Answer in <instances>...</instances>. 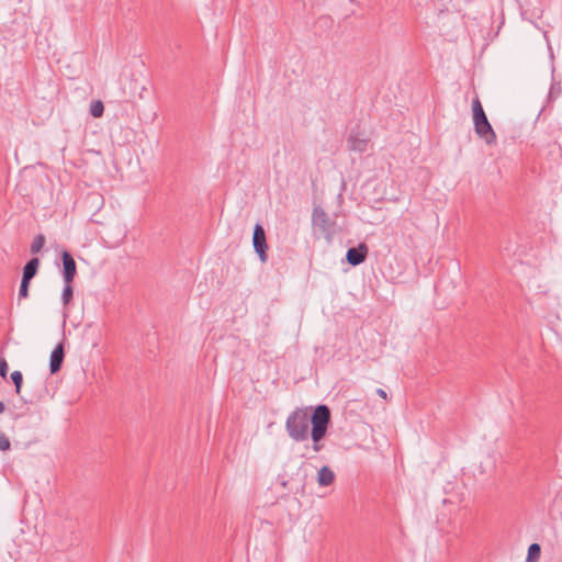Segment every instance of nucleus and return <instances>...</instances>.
I'll return each mask as SVG.
<instances>
[{
	"label": "nucleus",
	"instance_id": "nucleus-1",
	"mask_svg": "<svg viewBox=\"0 0 562 562\" xmlns=\"http://www.w3.org/2000/svg\"><path fill=\"white\" fill-rule=\"evenodd\" d=\"M285 430L294 441H305L308 438V408H295L285 420Z\"/></svg>",
	"mask_w": 562,
	"mask_h": 562
},
{
	"label": "nucleus",
	"instance_id": "nucleus-2",
	"mask_svg": "<svg viewBox=\"0 0 562 562\" xmlns=\"http://www.w3.org/2000/svg\"><path fill=\"white\" fill-rule=\"evenodd\" d=\"M473 124L475 134L487 145L496 143V134L485 114L479 97L472 101Z\"/></svg>",
	"mask_w": 562,
	"mask_h": 562
},
{
	"label": "nucleus",
	"instance_id": "nucleus-3",
	"mask_svg": "<svg viewBox=\"0 0 562 562\" xmlns=\"http://www.w3.org/2000/svg\"><path fill=\"white\" fill-rule=\"evenodd\" d=\"M313 227L318 231L327 241H331L336 234V222L333 221L322 206H315L312 213Z\"/></svg>",
	"mask_w": 562,
	"mask_h": 562
},
{
	"label": "nucleus",
	"instance_id": "nucleus-4",
	"mask_svg": "<svg viewBox=\"0 0 562 562\" xmlns=\"http://www.w3.org/2000/svg\"><path fill=\"white\" fill-rule=\"evenodd\" d=\"M330 409L325 404H319L314 407L312 415H310L311 431L327 434L330 425Z\"/></svg>",
	"mask_w": 562,
	"mask_h": 562
},
{
	"label": "nucleus",
	"instance_id": "nucleus-5",
	"mask_svg": "<svg viewBox=\"0 0 562 562\" xmlns=\"http://www.w3.org/2000/svg\"><path fill=\"white\" fill-rule=\"evenodd\" d=\"M252 246L260 261L266 263L268 261V244L265 228L260 223H256L254 226Z\"/></svg>",
	"mask_w": 562,
	"mask_h": 562
},
{
	"label": "nucleus",
	"instance_id": "nucleus-6",
	"mask_svg": "<svg viewBox=\"0 0 562 562\" xmlns=\"http://www.w3.org/2000/svg\"><path fill=\"white\" fill-rule=\"evenodd\" d=\"M369 247L366 243L358 244L357 247H350L346 252V260L347 262L352 266L357 267L361 263H363L368 257Z\"/></svg>",
	"mask_w": 562,
	"mask_h": 562
},
{
	"label": "nucleus",
	"instance_id": "nucleus-7",
	"mask_svg": "<svg viewBox=\"0 0 562 562\" xmlns=\"http://www.w3.org/2000/svg\"><path fill=\"white\" fill-rule=\"evenodd\" d=\"M61 262H63V279L64 283H72L76 274H77V265L72 257V255L68 250H64L61 252Z\"/></svg>",
	"mask_w": 562,
	"mask_h": 562
},
{
	"label": "nucleus",
	"instance_id": "nucleus-8",
	"mask_svg": "<svg viewBox=\"0 0 562 562\" xmlns=\"http://www.w3.org/2000/svg\"><path fill=\"white\" fill-rule=\"evenodd\" d=\"M369 139L360 133L351 132L347 138V147L357 153H364L368 148Z\"/></svg>",
	"mask_w": 562,
	"mask_h": 562
},
{
	"label": "nucleus",
	"instance_id": "nucleus-9",
	"mask_svg": "<svg viewBox=\"0 0 562 562\" xmlns=\"http://www.w3.org/2000/svg\"><path fill=\"white\" fill-rule=\"evenodd\" d=\"M64 358V345L60 342L54 348L49 357V371L52 374L57 373L61 369Z\"/></svg>",
	"mask_w": 562,
	"mask_h": 562
},
{
	"label": "nucleus",
	"instance_id": "nucleus-10",
	"mask_svg": "<svg viewBox=\"0 0 562 562\" xmlns=\"http://www.w3.org/2000/svg\"><path fill=\"white\" fill-rule=\"evenodd\" d=\"M335 481V473L334 471L327 467L324 465L319 469L317 473V483L319 486H329Z\"/></svg>",
	"mask_w": 562,
	"mask_h": 562
},
{
	"label": "nucleus",
	"instance_id": "nucleus-11",
	"mask_svg": "<svg viewBox=\"0 0 562 562\" xmlns=\"http://www.w3.org/2000/svg\"><path fill=\"white\" fill-rule=\"evenodd\" d=\"M40 263L41 262L37 257L31 258L23 267L22 276L33 279L37 274Z\"/></svg>",
	"mask_w": 562,
	"mask_h": 562
},
{
	"label": "nucleus",
	"instance_id": "nucleus-12",
	"mask_svg": "<svg viewBox=\"0 0 562 562\" xmlns=\"http://www.w3.org/2000/svg\"><path fill=\"white\" fill-rule=\"evenodd\" d=\"M325 436H326V434H322V432L315 434L314 431H311L312 449L314 452H319L323 450L324 443L322 441L325 438Z\"/></svg>",
	"mask_w": 562,
	"mask_h": 562
},
{
	"label": "nucleus",
	"instance_id": "nucleus-13",
	"mask_svg": "<svg viewBox=\"0 0 562 562\" xmlns=\"http://www.w3.org/2000/svg\"><path fill=\"white\" fill-rule=\"evenodd\" d=\"M541 554V547L539 543H531L528 548L526 562H538Z\"/></svg>",
	"mask_w": 562,
	"mask_h": 562
},
{
	"label": "nucleus",
	"instance_id": "nucleus-14",
	"mask_svg": "<svg viewBox=\"0 0 562 562\" xmlns=\"http://www.w3.org/2000/svg\"><path fill=\"white\" fill-rule=\"evenodd\" d=\"M44 244H45V236L43 234L36 235L31 244V247H30L31 254L35 255V254L40 252L42 250V248L44 247Z\"/></svg>",
	"mask_w": 562,
	"mask_h": 562
},
{
	"label": "nucleus",
	"instance_id": "nucleus-15",
	"mask_svg": "<svg viewBox=\"0 0 562 562\" xmlns=\"http://www.w3.org/2000/svg\"><path fill=\"white\" fill-rule=\"evenodd\" d=\"M10 379L12 381V383L14 384V387H15V393L18 395L21 394V389H22V385H23V374L21 371L19 370H15L11 373L10 375Z\"/></svg>",
	"mask_w": 562,
	"mask_h": 562
},
{
	"label": "nucleus",
	"instance_id": "nucleus-16",
	"mask_svg": "<svg viewBox=\"0 0 562 562\" xmlns=\"http://www.w3.org/2000/svg\"><path fill=\"white\" fill-rule=\"evenodd\" d=\"M74 296V288L72 283H65L63 293H61V300L64 305H68Z\"/></svg>",
	"mask_w": 562,
	"mask_h": 562
},
{
	"label": "nucleus",
	"instance_id": "nucleus-17",
	"mask_svg": "<svg viewBox=\"0 0 562 562\" xmlns=\"http://www.w3.org/2000/svg\"><path fill=\"white\" fill-rule=\"evenodd\" d=\"M103 112H104V105L101 101H94L91 103V106H90V114L98 119V117H101L103 115Z\"/></svg>",
	"mask_w": 562,
	"mask_h": 562
},
{
	"label": "nucleus",
	"instance_id": "nucleus-18",
	"mask_svg": "<svg viewBox=\"0 0 562 562\" xmlns=\"http://www.w3.org/2000/svg\"><path fill=\"white\" fill-rule=\"evenodd\" d=\"M562 91V87L560 82H554L551 85L550 91H549V98L550 99H557Z\"/></svg>",
	"mask_w": 562,
	"mask_h": 562
},
{
	"label": "nucleus",
	"instance_id": "nucleus-19",
	"mask_svg": "<svg viewBox=\"0 0 562 562\" xmlns=\"http://www.w3.org/2000/svg\"><path fill=\"white\" fill-rule=\"evenodd\" d=\"M11 443L9 438L5 436V434L0 432V451H8L10 450Z\"/></svg>",
	"mask_w": 562,
	"mask_h": 562
},
{
	"label": "nucleus",
	"instance_id": "nucleus-20",
	"mask_svg": "<svg viewBox=\"0 0 562 562\" xmlns=\"http://www.w3.org/2000/svg\"><path fill=\"white\" fill-rule=\"evenodd\" d=\"M8 371H9V366H8L7 360L3 357H0V376L5 380L7 375H8Z\"/></svg>",
	"mask_w": 562,
	"mask_h": 562
},
{
	"label": "nucleus",
	"instance_id": "nucleus-21",
	"mask_svg": "<svg viewBox=\"0 0 562 562\" xmlns=\"http://www.w3.org/2000/svg\"><path fill=\"white\" fill-rule=\"evenodd\" d=\"M29 297V288L24 285H20L18 299L19 301Z\"/></svg>",
	"mask_w": 562,
	"mask_h": 562
},
{
	"label": "nucleus",
	"instance_id": "nucleus-22",
	"mask_svg": "<svg viewBox=\"0 0 562 562\" xmlns=\"http://www.w3.org/2000/svg\"><path fill=\"white\" fill-rule=\"evenodd\" d=\"M31 280H32L31 278L22 276V280H21V284L20 285H24V286L30 288Z\"/></svg>",
	"mask_w": 562,
	"mask_h": 562
},
{
	"label": "nucleus",
	"instance_id": "nucleus-23",
	"mask_svg": "<svg viewBox=\"0 0 562 562\" xmlns=\"http://www.w3.org/2000/svg\"><path fill=\"white\" fill-rule=\"evenodd\" d=\"M376 393L380 397L386 400L387 395H386V392L383 390V389H378L376 390Z\"/></svg>",
	"mask_w": 562,
	"mask_h": 562
},
{
	"label": "nucleus",
	"instance_id": "nucleus-24",
	"mask_svg": "<svg viewBox=\"0 0 562 562\" xmlns=\"http://www.w3.org/2000/svg\"><path fill=\"white\" fill-rule=\"evenodd\" d=\"M5 411V405L3 404V402L0 401V414L4 413Z\"/></svg>",
	"mask_w": 562,
	"mask_h": 562
}]
</instances>
